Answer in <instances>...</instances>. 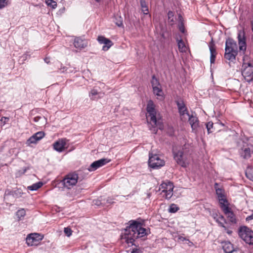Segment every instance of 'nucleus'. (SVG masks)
Segmentation results:
<instances>
[{
    "instance_id": "e433bc0d",
    "label": "nucleus",
    "mask_w": 253,
    "mask_h": 253,
    "mask_svg": "<svg viewBox=\"0 0 253 253\" xmlns=\"http://www.w3.org/2000/svg\"><path fill=\"white\" fill-rule=\"evenodd\" d=\"M216 189V193L217 195V197L218 198H222V197H225L224 195V191L221 189V188H216L215 187Z\"/></svg>"
},
{
    "instance_id": "8fccbe9b",
    "label": "nucleus",
    "mask_w": 253,
    "mask_h": 253,
    "mask_svg": "<svg viewBox=\"0 0 253 253\" xmlns=\"http://www.w3.org/2000/svg\"><path fill=\"white\" fill-rule=\"evenodd\" d=\"M218 218H219V219L221 220V221H224V223H225V224H227V222L226 220V219H225L224 217L221 215V214H219L218 216Z\"/></svg>"
},
{
    "instance_id": "c756f323",
    "label": "nucleus",
    "mask_w": 253,
    "mask_h": 253,
    "mask_svg": "<svg viewBox=\"0 0 253 253\" xmlns=\"http://www.w3.org/2000/svg\"><path fill=\"white\" fill-rule=\"evenodd\" d=\"M104 45L102 47V50L104 51L108 50L111 46L113 45L112 42L108 39H107L105 40V42L104 43Z\"/></svg>"
},
{
    "instance_id": "c85d7f7f",
    "label": "nucleus",
    "mask_w": 253,
    "mask_h": 253,
    "mask_svg": "<svg viewBox=\"0 0 253 253\" xmlns=\"http://www.w3.org/2000/svg\"><path fill=\"white\" fill-rule=\"evenodd\" d=\"M114 22L118 27L123 26V18L118 15L114 16Z\"/></svg>"
},
{
    "instance_id": "f03ea898",
    "label": "nucleus",
    "mask_w": 253,
    "mask_h": 253,
    "mask_svg": "<svg viewBox=\"0 0 253 253\" xmlns=\"http://www.w3.org/2000/svg\"><path fill=\"white\" fill-rule=\"evenodd\" d=\"M155 107V105L153 101L151 100H149L146 108L148 113L147 122L149 129L152 133L156 134L158 129H163L164 126L161 119L156 117L157 113Z\"/></svg>"
},
{
    "instance_id": "6e6d98bb",
    "label": "nucleus",
    "mask_w": 253,
    "mask_h": 253,
    "mask_svg": "<svg viewBox=\"0 0 253 253\" xmlns=\"http://www.w3.org/2000/svg\"><path fill=\"white\" fill-rule=\"evenodd\" d=\"M252 219H253V213L251 215L248 216V217H246L247 221H249Z\"/></svg>"
},
{
    "instance_id": "864d4df0",
    "label": "nucleus",
    "mask_w": 253,
    "mask_h": 253,
    "mask_svg": "<svg viewBox=\"0 0 253 253\" xmlns=\"http://www.w3.org/2000/svg\"><path fill=\"white\" fill-rule=\"evenodd\" d=\"M105 202L106 204H113L114 202L113 201V199L111 198H108L107 199H105Z\"/></svg>"
},
{
    "instance_id": "cd10ccee",
    "label": "nucleus",
    "mask_w": 253,
    "mask_h": 253,
    "mask_svg": "<svg viewBox=\"0 0 253 253\" xmlns=\"http://www.w3.org/2000/svg\"><path fill=\"white\" fill-rule=\"evenodd\" d=\"M153 91L154 94L157 95V96H160L162 97H163V92L162 89L161 88V85L159 86L158 87L157 86L155 87H153Z\"/></svg>"
},
{
    "instance_id": "473e14b6",
    "label": "nucleus",
    "mask_w": 253,
    "mask_h": 253,
    "mask_svg": "<svg viewBox=\"0 0 253 253\" xmlns=\"http://www.w3.org/2000/svg\"><path fill=\"white\" fill-rule=\"evenodd\" d=\"M213 126V124L212 122H209L206 124V127L208 133H212L214 131L215 129Z\"/></svg>"
},
{
    "instance_id": "393cba45",
    "label": "nucleus",
    "mask_w": 253,
    "mask_h": 253,
    "mask_svg": "<svg viewBox=\"0 0 253 253\" xmlns=\"http://www.w3.org/2000/svg\"><path fill=\"white\" fill-rule=\"evenodd\" d=\"M92 203L93 205L97 206H103L106 204V203L105 202V199L103 198L102 197H100L97 199L94 200Z\"/></svg>"
},
{
    "instance_id": "0eeeda50",
    "label": "nucleus",
    "mask_w": 253,
    "mask_h": 253,
    "mask_svg": "<svg viewBox=\"0 0 253 253\" xmlns=\"http://www.w3.org/2000/svg\"><path fill=\"white\" fill-rule=\"evenodd\" d=\"M243 68L242 76L247 82H251L253 79V66L250 63H245L243 65Z\"/></svg>"
},
{
    "instance_id": "a211bd4d",
    "label": "nucleus",
    "mask_w": 253,
    "mask_h": 253,
    "mask_svg": "<svg viewBox=\"0 0 253 253\" xmlns=\"http://www.w3.org/2000/svg\"><path fill=\"white\" fill-rule=\"evenodd\" d=\"M209 48L211 53L210 62L211 64H213L215 62V57L216 55V51L212 40L209 44Z\"/></svg>"
},
{
    "instance_id": "a19ab883",
    "label": "nucleus",
    "mask_w": 253,
    "mask_h": 253,
    "mask_svg": "<svg viewBox=\"0 0 253 253\" xmlns=\"http://www.w3.org/2000/svg\"><path fill=\"white\" fill-rule=\"evenodd\" d=\"M169 20L171 22V24H173L174 22V20L173 19L174 14L173 12L169 11L168 14Z\"/></svg>"
},
{
    "instance_id": "6e6552de",
    "label": "nucleus",
    "mask_w": 253,
    "mask_h": 253,
    "mask_svg": "<svg viewBox=\"0 0 253 253\" xmlns=\"http://www.w3.org/2000/svg\"><path fill=\"white\" fill-rule=\"evenodd\" d=\"M178 112L181 117V119L183 121H185L187 120V117L189 116V114L188 112L187 108L182 100L178 101L176 102Z\"/></svg>"
},
{
    "instance_id": "f257e3e1",
    "label": "nucleus",
    "mask_w": 253,
    "mask_h": 253,
    "mask_svg": "<svg viewBox=\"0 0 253 253\" xmlns=\"http://www.w3.org/2000/svg\"><path fill=\"white\" fill-rule=\"evenodd\" d=\"M147 234L145 228L142 224L135 220L129 221V225L126 227L124 233V239L127 244L135 245V240L143 237Z\"/></svg>"
},
{
    "instance_id": "f8f14e48",
    "label": "nucleus",
    "mask_w": 253,
    "mask_h": 253,
    "mask_svg": "<svg viewBox=\"0 0 253 253\" xmlns=\"http://www.w3.org/2000/svg\"><path fill=\"white\" fill-rule=\"evenodd\" d=\"M225 51H230L233 52H238L237 44L233 39L228 38L225 43Z\"/></svg>"
},
{
    "instance_id": "2f4dec72",
    "label": "nucleus",
    "mask_w": 253,
    "mask_h": 253,
    "mask_svg": "<svg viewBox=\"0 0 253 253\" xmlns=\"http://www.w3.org/2000/svg\"><path fill=\"white\" fill-rule=\"evenodd\" d=\"M38 141V140L36 138L34 134L31 136L27 141L26 144L30 146L31 144H36Z\"/></svg>"
},
{
    "instance_id": "0e129e2a",
    "label": "nucleus",
    "mask_w": 253,
    "mask_h": 253,
    "mask_svg": "<svg viewBox=\"0 0 253 253\" xmlns=\"http://www.w3.org/2000/svg\"><path fill=\"white\" fill-rule=\"evenodd\" d=\"M215 221H216V222L218 223V222H220L221 221V220L219 219V218H216V219H215Z\"/></svg>"
},
{
    "instance_id": "20e7f679",
    "label": "nucleus",
    "mask_w": 253,
    "mask_h": 253,
    "mask_svg": "<svg viewBox=\"0 0 253 253\" xmlns=\"http://www.w3.org/2000/svg\"><path fill=\"white\" fill-rule=\"evenodd\" d=\"M78 178V174L76 172H71L65 176L61 183L64 187L70 189L77 184Z\"/></svg>"
},
{
    "instance_id": "f704fd0d",
    "label": "nucleus",
    "mask_w": 253,
    "mask_h": 253,
    "mask_svg": "<svg viewBox=\"0 0 253 253\" xmlns=\"http://www.w3.org/2000/svg\"><path fill=\"white\" fill-rule=\"evenodd\" d=\"M179 208L174 204H172L169 206V211L171 213H174L179 210Z\"/></svg>"
},
{
    "instance_id": "bf43d9fd",
    "label": "nucleus",
    "mask_w": 253,
    "mask_h": 253,
    "mask_svg": "<svg viewBox=\"0 0 253 253\" xmlns=\"http://www.w3.org/2000/svg\"><path fill=\"white\" fill-rule=\"evenodd\" d=\"M41 118H42L41 117H36L34 118V121L36 122L39 121Z\"/></svg>"
},
{
    "instance_id": "13d9d810",
    "label": "nucleus",
    "mask_w": 253,
    "mask_h": 253,
    "mask_svg": "<svg viewBox=\"0 0 253 253\" xmlns=\"http://www.w3.org/2000/svg\"><path fill=\"white\" fill-rule=\"evenodd\" d=\"M141 252L138 249L133 250L131 253H140Z\"/></svg>"
},
{
    "instance_id": "7ed1b4c3",
    "label": "nucleus",
    "mask_w": 253,
    "mask_h": 253,
    "mask_svg": "<svg viewBox=\"0 0 253 253\" xmlns=\"http://www.w3.org/2000/svg\"><path fill=\"white\" fill-rule=\"evenodd\" d=\"M174 186L173 183L166 180L161 183L159 187V190L161 191V194L167 200L170 199L173 194Z\"/></svg>"
},
{
    "instance_id": "9b49d317",
    "label": "nucleus",
    "mask_w": 253,
    "mask_h": 253,
    "mask_svg": "<svg viewBox=\"0 0 253 253\" xmlns=\"http://www.w3.org/2000/svg\"><path fill=\"white\" fill-rule=\"evenodd\" d=\"M109 162H110V160L105 158L96 161L90 165L89 167L88 168V170L89 171L95 170L98 168L104 166Z\"/></svg>"
},
{
    "instance_id": "3c124183",
    "label": "nucleus",
    "mask_w": 253,
    "mask_h": 253,
    "mask_svg": "<svg viewBox=\"0 0 253 253\" xmlns=\"http://www.w3.org/2000/svg\"><path fill=\"white\" fill-rule=\"evenodd\" d=\"M178 21L179 24L183 23V19L181 14H179L178 16Z\"/></svg>"
},
{
    "instance_id": "39448f33",
    "label": "nucleus",
    "mask_w": 253,
    "mask_h": 253,
    "mask_svg": "<svg viewBox=\"0 0 253 253\" xmlns=\"http://www.w3.org/2000/svg\"><path fill=\"white\" fill-rule=\"evenodd\" d=\"M240 237L247 244L253 245V231L247 226L240 227L238 230Z\"/></svg>"
},
{
    "instance_id": "052dcab7",
    "label": "nucleus",
    "mask_w": 253,
    "mask_h": 253,
    "mask_svg": "<svg viewBox=\"0 0 253 253\" xmlns=\"http://www.w3.org/2000/svg\"><path fill=\"white\" fill-rule=\"evenodd\" d=\"M218 214L216 213H213L212 214V217L214 218V220L216 219V218H218Z\"/></svg>"
},
{
    "instance_id": "72a5a7b5",
    "label": "nucleus",
    "mask_w": 253,
    "mask_h": 253,
    "mask_svg": "<svg viewBox=\"0 0 253 253\" xmlns=\"http://www.w3.org/2000/svg\"><path fill=\"white\" fill-rule=\"evenodd\" d=\"M151 84L152 86V88L158 87L159 86H160L161 84L158 81V80L155 77V76H153L152 77V80L151 81Z\"/></svg>"
},
{
    "instance_id": "c03bdc74",
    "label": "nucleus",
    "mask_w": 253,
    "mask_h": 253,
    "mask_svg": "<svg viewBox=\"0 0 253 253\" xmlns=\"http://www.w3.org/2000/svg\"><path fill=\"white\" fill-rule=\"evenodd\" d=\"M64 232L68 237H70L72 234V230L69 227L64 228Z\"/></svg>"
},
{
    "instance_id": "423d86ee",
    "label": "nucleus",
    "mask_w": 253,
    "mask_h": 253,
    "mask_svg": "<svg viewBox=\"0 0 253 253\" xmlns=\"http://www.w3.org/2000/svg\"><path fill=\"white\" fill-rule=\"evenodd\" d=\"M149 157L148 164L151 168L158 169L165 165L164 160L161 159L158 155L149 153Z\"/></svg>"
},
{
    "instance_id": "5fc2aeb1",
    "label": "nucleus",
    "mask_w": 253,
    "mask_h": 253,
    "mask_svg": "<svg viewBox=\"0 0 253 253\" xmlns=\"http://www.w3.org/2000/svg\"><path fill=\"white\" fill-rule=\"evenodd\" d=\"M178 239L181 241L188 240V239H186L185 237H183L182 236H179Z\"/></svg>"
},
{
    "instance_id": "79ce46f5",
    "label": "nucleus",
    "mask_w": 253,
    "mask_h": 253,
    "mask_svg": "<svg viewBox=\"0 0 253 253\" xmlns=\"http://www.w3.org/2000/svg\"><path fill=\"white\" fill-rule=\"evenodd\" d=\"M13 191H12L9 189H6L5 191V193H4V199L6 200L7 198V197L8 196H10V195L13 196Z\"/></svg>"
},
{
    "instance_id": "69168bd1",
    "label": "nucleus",
    "mask_w": 253,
    "mask_h": 253,
    "mask_svg": "<svg viewBox=\"0 0 253 253\" xmlns=\"http://www.w3.org/2000/svg\"><path fill=\"white\" fill-rule=\"evenodd\" d=\"M216 185H217V183L215 184V186H216Z\"/></svg>"
},
{
    "instance_id": "f3484780",
    "label": "nucleus",
    "mask_w": 253,
    "mask_h": 253,
    "mask_svg": "<svg viewBox=\"0 0 253 253\" xmlns=\"http://www.w3.org/2000/svg\"><path fill=\"white\" fill-rule=\"evenodd\" d=\"M223 212L226 215L230 222L234 224L237 223L235 215L232 211L231 208L225 209Z\"/></svg>"
},
{
    "instance_id": "4be33fe9",
    "label": "nucleus",
    "mask_w": 253,
    "mask_h": 253,
    "mask_svg": "<svg viewBox=\"0 0 253 253\" xmlns=\"http://www.w3.org/2000/svg\"><path fill=\"white\" fill-rule=\"evenodd\" d=\"M240 154L244 159H249L251 156V151L250 148L246 147L240 151Z\"/></svg>"
},
{
    "instance_id": "37998d69",
    "label": "nucleus",
    "mask_w": 253,
    "mask_h": 253,
    "mask_svg": "<svg viewBox=\"0 0 253 253\" xmlns=\"http://www.w3.org/2000/svg\"><path fill=\"white\" fill-rule=\"evenodd\" d=\"M22 193L20 189H17L13 191V196L15 198H18L21 196Z\"/></svg>"
},
{
    "instance_id": "680f3d73",
    "label": "nucleus",
    "mask_w": 253,
    "mask_h": 253,
    "mask_svg": "<svg viewBox=\"0 0 253 253\" xmlns=\"http://www.w3.org/2000/svg\"><path fill=\"white\" fill-rule=\"evenodd\" d=\"M44 61L47 64H48L50 62L49 59L48 58H45L44 59Z\"/></svg>"
},
{
    "instance_id": "c9c22d12",
    "label": "nucleus",
    "mask_w": 253,
    "mask_h": 253,
    "mask_svg": "<svg viewBox=\"0 0 253 253\" xmlns=\"http://www.w3.org/2000/svg\"><path fill=\"white\" fill-rule=\"evenodd\" d=\"M177 44L180 51H183L185 50V45L182 40H180L177 41Z\"/></svg>"
},
{
    "instance_id": "412c9836",
    "label": "nucleus",
    "mask_w": 253,
    "mask_h": 253,
    "mask_svg": "<svg viewBox=\"0 0 253 253\" xmlns=\"http://www.w3.org/2000/svg\"><path fill=\"white\" fill-rule=\"evenodd\" d=\"M220 207L222 211H224L225 209H228L229 207L228 206V202L227 199L225 198V197H222V198H218Z\"/></svg>"
},
{
    "instance_id": "ddd939ff",
    "label": "nucleus",
    "mask_w": 253,
    "mask_h": 253,
    "mask_svg": "<svg viewBox=\"0 0 253 253\" xmlns=\"http://www.w3.org/2000/svg\"><path fill=\"white\" fill-rule=\"evenodd\" d=\"M187 118L188 119L193 131L196 132L199 124L198 118L196 116L193 115V114L191 115L189 114Z\"/></svg>"
},
{
    "instance_id": "7c9ffc66",
    "label": "nucleus",
    "mask_w": 253,
    "mask_h": 253,
    "mask_svg": "<svg viewBox=\"0 0 253 253\" xmlns=\"http://www.w3.org/2000/svg\"><path fill=\"white\" fill-rule=\"evenodd\" d=\"M16 215L19 220H21L26 215V211L24 209H21L16 212Z\"/></svg>"
},
{
    "instance_id": "aec40b11",
    "label": "nucleus",
    "mask_w": 253,
    "mask_h": 253,
    "mask_svg": "<svg viewBox=\"0 0 253 253\" xmlns=\"http://www.w3.org/2000/svg\"><path fill=\"white\" fill-rule=\"evenodd\" d=\"M102 94H103L93 88L89 92V96L91 100H96L102 97Z\"/></svg>"
},
{
    "instance_id": "ea45409f",
    "label": "nucleus",
    "mask_w": 253,
    "mask_h": 253,
    "mask_svg": "<svg viewBox=\"0 0 253 253\" xmlns=\"http://www.w3.org/2000/svg\"><path fill=\"white\" fill-rule=\"evenodd\" d=\"M9 118L8 117H2L0 120V127L4 126L8 121Z\"/></svg>"
},
{
    "instance_id": "1a4fd4ad",
    "label": "nucleus",
    "mask_w": 253,
    "mask_h": 253,
    "mask_svg": "<svg viewBox=\"0 0 253 253\" xmlns=\"http://www.w3.org/2000/svg\"><path fill=\"white\" fill-rule=\"evenodd\" d=\"M238 43L239 45V49L244 53L246 50L247 45L246 42V37L244 31L240 30L238 34Z\"/></svg>"
},
{
    "instance_id": "49530a36",
    "label": "nucleus",
    "mask_w": 253,
    "mask_h": 253,
    "mask_svg": "<svg viewBox=\"0 0 253 253\" xmlns=\"http://www.w3.org/2000/svg\"><path fill=\"white\" fill-rule=\"evenodd\" d=\"M8 1H0V9L8 5Z\"/></svg>"
},
{
    "instance_id": "2eb2a0df",
    "label": "nucleus",
    "mask_w": 253,
    "mask_h": 253,
    "mask_svg": "<svg viewBox=\"0 0 253 253\" xmlns=\"http://www.w3.org/2000/svg\"><path fill=\"white\" fill-rule=\"evenodd\" d=\"M74 45L76 48L82 49L87 46V42L84 39L80 37H76L74 39Z\"/></svg>"
},
{
    "instance_id": "b1692460",
    "label": "nucleus",
    "mask_w": 253,
    "mask_h": 253,
    "mask_svg": "<svg viewBox=\"0 0 253 253\" xmlns=\"http://www.w3.org/2000/svg\"><path fill=\"white\" fill-rule=\"evenodd\" d=\"M141 8L142 12L144 14L147 15L149 14V7L148 1H140Z\"/></svg>"
},
{
    "instance_id": "e2e57ef3",
    "label": "nucleus",
    "mask_w": 253,
    "mask_h": 253,
    "mask_svg": "<svg viewBox=\"0 0 253 253\" xmlns=\"http://www.w3.org/2000/svg\"><path fill=\"white\" fill-rule=\"evenodd\" d=\"M252 30L253 32V20L251 21Z\"/></svg>"
},
{
    "instance_id": "de8ad7c7",
    "label": "nucleus",
    "mask_w": 253,
    "mask_h": 253,
    "mask_svg": "<svg viewBox=\"0 0 253 253\" xmlns=\"http://www.w3.org/2000/svg\"><path fill=\"white\" fill-rule=\"evenodd\" d=\"M224 230L225 232H226L228 235H231L232 233V231L231 230H230L229 227L226 226H224L223 227Z\"/></svg>"
},
{
    "instance_id": "09e8293b",
    "label": "nucleus",
    "mask_w": 253,
    "mask_h": 253,
    "mask_svg": "<svg viewBox=\"0 0 253 253\" xmlns=\"http://www.w3.org/2000/svg\"><path fill=\"white\" fill-rule=\"evenodd\" d=\"M74 70H75V69H74V70H72L71 68H66L65 67H63V70L61 71V72H73Z\"/></svg>"
},
{
    "instance_id": "5701e85b",
    "label": "nucleus",
    "mask_w": 253,
    "mask_h": 253,
    "mask_svg": "<svg viewBox=\"0 0 253 253\" xmlns=\"http://www.w3.org/2000/svg\"><path fill=\"white\" fill-rule=\"evenodd\" d=\"M237 55V52L234 53L232 51H225L224 58L227 60L233 61L235 59Z\"/></svg>"
},
{
    "instance_id": "9d476101",
    "label": "nucleus",
    "mask_w": 253,
    "mask_h": 253,
    "mask_svg": "<svg viewBox=\"0 0 253 253\" xmlns=\"http://www.w3.org/2000/svg\"><path fill=\"white\" fill-rule=\"evenodd\" d=\"M42 238L37 233L31 234L26 238V243L29 246L37 245L40 240Z\"/></svg>"
},
{
    "instance_id": "a878e982",
    "label": "nucleus",
    "mask_w": 253,
    "mask_h": 253,
    "mask_svg": "<svg viewBox=\"0 0 253 253\" xmlns=\"http://www.w3.org/2000/svg\"><path fill=\"white\" fill-rule=\"evenodd\" d=\"M43 185V183L42 182H38L37 183H34L31 186H29L27 187L28 190L31 191H36L41 187Z\"/></svg>"
},
{
    "instance_id": "58836bf2",
    "label": "nucleus",
    "mask_w": 253,
    "mask_h": 253,
    "mask_svg": "<svg viewBox=\"0 0 253 253\" xmlns=\"http://www.w3.org/2000/svg\"><path fill=\"white\" fill-rule=\"evenodd\" d=\"M44 134H45L43 131H39L35 133L34 135L36 136V138H37L38 141H39L44 137Z\"/></svg>"
},
{
    "instance_id": "a18cd8bd",
    "label": "nucleus",
    "mask_w": 253,
    "mask_h": 253,
    "mask_svg": "<svg viewBox=\"0 0 253 253\" xmlns=\"http://www.w3.org/2000/svg\"><path fill=\"white\" fill-rule=\"evenodd\" d=\"M107 40V38H106L105 37L102 36H98V38H97V40H98V42L101 44H104V43L105 42V40Z\"/></svg>"
},
{
    "instance_id": "dca6fc26",
    "label": "nucleus",
    "mask_w": 253,
    "mask_h": 253,
    "mask_svg": "<svg viewBox=\"0 0 253 253\" xmlns=\"http://www.w3.org/2000/svg\"><path fill=\"white\" fill-rule=\"evenodd\" d=\"M66 144L65 139H59L54 143L53 148L56 151L61 152L64 150Z\"/></svg>"
},
{
    "instance_id": "bb28decb",
    "label": "nucleus",
    "mask_w": 253,
    "mask_h": 253,
    "mask_svg": "<svg viewBox=\"0 0 253 253\" xmlns=\"http://www.w3.org/2000/svg\"><path fill=\"white\" fill-rule=\"evenodd\" d=\"M246 176L253 181V167H248L246 170Z\"/></svg>"
},
{
    "instance_id": "603ef678",
    "label": "nucleus",
    "mask_w": 253,
    "mask_h": 253,
    "mask_svg": "<svg viewBox=\"0 0 253 253\" xmlns=\"http://www.w3.org/2000/svg\"><path fill=\"white\" fill-rule=\"evenodd\" d=\"M179 29L182 32H184V23L179 24Z\"/></svg>"
},
{
    "instance_id": "4468645a",
    "label": "nucleus",
    "mask_w": 253,
    "mask_h": 253,
    "mask_svg": "<svg viewBox=\"0 0 253 253\" xmlns=\"http://www.w3.org/2000/svg\"><path fill=\"white\" fill-rule=\"evenodd\" d=\"M183 153L182 151H178L177 152L174 153V159L176 161L177 164L180 165L182 167H186L187 164L183 159Z\"/></svg>"
},
{
    "instance_id": "4d7b16f0",
    "label": "nucleus",
    "mask_w": 253,
    "mask_h": 253,
    "mask_svg": "<svg viewBox=\"0 0 253 253\" xmlns=\"http://www.w3.org/2000/svg\"><path fill=\"white\" fill-rule=\"evenodd\" d=\"M225 223H224V221L222 222L221 221L220 222H218V223L219 226H220V227H221L222 228L225 226V225H224Z\"/></svg>"
},
{
    "instance_id": "4c0bfd02",
    "label": "nucleus",
    "mask_w": 253,
    "mask_h": 253,
    "mask_svg": "<svg viewBox=\"0 0 253 253\" xmlns=\"http://www.w3.org/2000/svg\"><path fill=\"white\" fill-rule=\"evenodd\" d=\"M47 6L51 7L52 9H54L57 6L56 1H45Z\"/></svg>"
},
{
    "instance_id": "6ab92c4d",
    "label": "nucleus",
    "mask_w": 253,
    "mask_h": 253,
    "mask_svg": "<svg viewBox=\"0 0 253 253\" xmlns=\"http://www.w3.org/2000/svg\"><path fill=\"white\" fill-rule=\"evenodd\" d=\"M222 249L225 253H232L234 251L233 245L230 242H223Z\"/></svg>"
}]
</instances>
